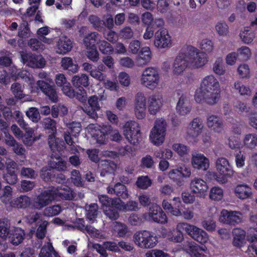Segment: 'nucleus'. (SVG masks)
I'll list each match as a JSON object with an SVG mask.
<instances>
[{
	"label": "nucleus",
	"instance_id": "12",
	"mask_svg": "<svg viewBox=\"0 0 257 257\" xmlns=\"http://www.w3.org/2000/svg\"><path fill=\"white\" fill-rule=\"evenodd\" d=\"M149 215L154 222L165 224L167 222L168 218L162 208L156 203L151 204L149 207Z\"/></svg>",
	"mask_w": 257,
	"mask_h": 257
},
{
	"label": "nucleus",
	"instance_id": "42",
	"mask_svg": "<svg viewBox=\"0 0 257 257\" xmlns=\"http://www.w3.org/2000/svg\"><path fill=\"white\" fill-rule=\"evenodd\" d=\"M15 207L18 208H26L31 204V198L25 195H22L13 201Z\"/></svg>",
	"mask_w": 257,
	"mask_h": 257
},
{
	"label": "nucleus",
	"instance_id": "4",
	"mask_svg": "<svg viewBox=\"0 0 257 257\" xmlns=\"http://www.w3.org/2000/svg\"><path fill=\"white\" fill-rule=\"evenodd\" d=\"M123 132L128 141L134 145L139 144L142 141L140 126L135 121L126 122L123 126Z\"/></svg>",
	"mask_w": 257,
	"mask_h": 257
},
{
	"label": "nucleus",
	"instance_id": "23",
	"mask_svg": "<svg viewBox=\"0 0 257 257\" xmlns=\"http://www.w3.org/2000/svg\"><path fill=\"white\" fill-rule=\"evenodd\" d=\"M55 82L57 86L62 87L61 90L65 95L68 97L74 96V89L63 74L59 73L56 75Z\"/></svg>",
	"mask_w": 257,
	"mask_h": 257
},
{
	"label": "nucleus",
	"instance_id": "32",
	"mask_svg": "<svg viewBox=\"0 0 257 257\" xmlns=\"http://www.w3.org/2000/svg\"><path fill=\"white\" fill-rule=\"evenodd\" d=\"M192 164L194 168L205 171L209 168V161L203 155L198 154L193 156Z\"/></svg>",
	"mask_w": 257,
	"mask_h": 257
},
{
	"label": "nucleus",
	"instance_id": "28",
	"mask_svg": "<svg viewBox=\"0 0 257 257\" xmlns=\"http://www.w3.org/2000/svg\"><path fill=\"white\" fill-rule=\"evenodd\" d=\"M16 163L12 161L7 164V173L3 175L4 179L9 184L14 185L18 181V176L15 169Z\"/></svg>",
	"mask_w": 257,
	"mask_h": 257
},
{
	"label": "nucleus",
	"instance_id": "64",
	"mask_svg": "<svg viewBox=\"0 0 257 257\" xmlns=\"http://www.w3.org/2000/svg\"><path fill=\"white\" fill-rule=\"evenodd\" d=\"M87 49V57L93 62H97L99 59V53L97 50L96 46L89 47Z\"/></svg>",
	"mask_w": 257,
	"mask_h": 257
},
{
	"label": "nucleus",
	"instance_id": "24",
	"mask_svg": "<svg viewBox=\"0 0 257 257\" xmlns=\"http://www.w3.org/2000/svg\"><path fill=\"white\" fill-rule=\"evenodd\" d=\"M174 206L167 201L164 200L162 202V206L164 209L167 212H170L173 215L178 216L182 215V204L181 199L179 197L173 198Z\"/></svg>",
	"mask_w": 257,
	"mask_h": 257
},
{
	"label": "nucleus",
	"instance_id": "48",
	"mask_svg": "<svg viewBox=\"0 0 257 257\" xmlns=\"http://www.w3.org/2000/svg\"><path fill=\"white\" fill-rule=\"evenodd\" d=\"M204 250L200 246L193 243L189 244L188 249V252L191 257H203Z\"/></svg>",
	"mask_w": 257,
	"mask_h": 257
},
{
	"label": "nucleus",
	"instance_id": "55",
	"mask_svg": "<svg viewBox=\"0 0 257 257\" xmlns=\"http://www.w3.org/2000/svg\"><path fill=\"white\" fill-rule=\"evenodd\" d=\"M88 21L92 25L93 27L98 31H101L103 28V21L96 15H90L88 18Z\"/></svg>",
	"mask_w": 257,
	"mask_h": 257
},
{
	"label": "nucleus",
	"instance_id": "63",
	"mask_svg": "<svg viewBox=\"0 0 257 257\" xmlns=\"http://www.w3.org/2000/svg\"><path fill=\"white\" fill-rule=\"evenodd\" d=\"M183 232H185V230L178 228V224L177 226V230L172 233V236L170 237V239L174 242H182L184 239Z\"/></svg>",
	"mask_w": 257,
	"mask_h": 257
},
{
	"label": "nucleus",
	"instance_id": "27",
	"mask_svg": "<svg viewBox=\"0 0 257 257\" xmlns=\"http://www.w3.org/2000/svg\"><path fill=\"white\" fill-rule=\"evenodd\" d=\"M203 128L202 120L199 117L194 118L190 123L187 135L193 138L197 137L202 133Z\"/></svg>",
	"mask_w": 257,
	"mask_h": 257
},
{
	"label": "nucleus",
	"instance_id": "25",
	"mask_svg": "<svg viewBox=\"0 0 257 257\" xmlns=\"http://www.w3.org/2000/svg\"><path fill=\"white\" fill-rule=\"evenodd\" d=\"M146 100L144 94L138 92L135 99V114L138 119L143 118L145 115Z\"/></svg>",
	"mask_w": 257,
	"mask_h": 257
},
{
	"label": "nucleus",
	"instance_id": "36",
	"mask_svg": "<svg viewBox=\"0 0 257 257\" xmlns=\"http://www.w3.org/2000/svg\"><path fill=\"white\" fill-rule=\"evenodd\" d=\"M233 239L232 244L237 247H241L245 243V232L238 228H234L232 231Z\"/></svg>",
	"mask_w": 257,
	"mask_h": 257
},
{
	"label": "nucleus",
	"instance_id": "13",
	"mask_svg": "<svg viewBox=\"0 0 257 257\" xmlns=\"http://www.w3.org/2000/svg\"><path fill=\"white\" fill-rule=\"evenodd\" d=\"M54 194L51 189L42 191L35 198L33 204L34 207L38 209H41L47 206L55 200Z\"/></svg>",
	"mask_w": 257,
	"mask_h": 257
},
{
	"label": "nucleus",
	"instance_id": "45",
	"mask_svg": "<svg viewBox=\"0 0 257 257\" xmlns=\"http://www.w3.org/2000/svg\"><path fill=\"white\" fill-rule=\"evenodd\" d=\"M136 184L141 189H147L152 184V181L148 176H142L138 178Z\"/></svg>",
	"mask_w": 257,
	"mask_h": 257
},
{
	"label": "nucleus",
	"instance_id": "43",
	"mask_svg": "<svg viewBox=\"0 0 257 257\" xmlns=\"http://www.w3.org/2000/svg\"><path fill=\"white\" fill-rule=\"evenodd\" d=\"M120 206L118 208V211L123 210L124 211H136L139 209L138 203L135 201L130 200L124 203L119 201Z\"/></svg>",
	"mask_w": 257,
	"mask_h": 257
},
{
	"label": "nucleus",
	"instance_id": "57",
	"mask_svg": "<svg viewBox=\"0 0 257 257\" xmlns=\"http://www.w3.org/2000/svg\"><path fill=\"white\" fill-rule=\"evenodd\" d=\"M223 196V192L222 189L219 187H214L211 188L209 197L210 199L214 200H221Z\"/></svg>",
	"mask_w": 257,
	"mask_h": 257
},
{
	"label": "nucleus",
	"instance_id": "58",
	"mask_svg": "<svg viewBox=\"0 0 257 257\" xmlns=\"http://www.w3.org/2000/svg\"><path fill=\"white\" fill-rule=\"evenodd\" d=\"M100 51L104 54H110L113 51L112 45L106 41H100L98 44Z\"/></svg>",
	"mask_w": 257,
	"mask_h": 257
},
{
	"label": "nucleus",
	"instance_id": "29",
	"mask_svg": "<svg viewBox=\"0 0 257 257\" xmlns=\"http://www.w3.org/2000/svg\"><path fill=\"white\" fill-rule=\"evenodd\" d=\"M234 193L241 200L250 198L252 195L251 188L245 183L237 184L234 187Z\"/></svg>",
	"mask_w": 257,
	"mask_h": 257
},
{
	"label": "nucleus",
	"instance_id": "41",
	"mask_svg": "<svg viewBox=\"0 0 257 257\" xmlns=\"http://www.w3.org/2000/svg\"><path fill=\"white\" fill-rule=\"evenodd\" d=\"M43 127L48 130L50 135H56L57 133L56 122L50 117L45 118L42 121Z\"/></svg>",
	"mask_w": 257,
	"mask_h": 257
},
{
	"label": "nucleus",
	"instance_id": "50",
	"mask_svg": "<svg viewBox=\"0 0 257 257\" xmlns=\"http://www.w3.org/2000/svg\"><path fill=\"white\" fill-rule=\"evenodd\" d=\"M239 36L244 43L249 44L252 42L255 35L253 32L247 29L241 31Z\"/></svg>",
	"mask_w": 257,
	"mask_h": 257
},
{
	"label": "nucleus",
	"instance_id": "15",
	"mask_svg": "<svg viewBox=\"0 0 257 257\" xmlns=\"http://www.w3.org/2000/svg\"><path fill=\"white\" fill-rule=\"evenodd\" d=\"M155 46L158 48H165L171 45V37L166 29H160L155 35Z\"/></svg>",
	"mask_w": 257,
	"mask_h": 257
},
{
	"label": "nucleus",
	"instance_id": "21",
	"mask_svg": "<svg viewBox=\"0 0 257 257\" xmlns=\"http://www.w3.org/2000/svg\"><path fill=\"white\" fill-rule=\"evenodd\" d=\"M190 188L193 193L198 197L205 196L208 189L207 183L203 180L197 178L191 181Z\"/></svg>",
	"mask_w": 257,
	"mask_h": 257
},
{
	"label": "nucleus",
	"instance_id": "1",
	"mask_svg": "<svg viewBox=\"0 0 257 257\" xmlns=\"http://www.w3.org/2000/svg\"><path fill=\"white\" fill-rule=\"evenodd\" d=\"M105 215L111 220H116L119 217L118 208L120 206V199L111 198L107 195H102L99 197Z\"/></svg>",
	"mask_w": 257,
	"mask_h": 257
},
{
	"label": "nucleus",
	"instance_id": "7",
	"mask_svg": "<svg viewBox=\"0 0 257 257\" xmlns=\"http://www.w3.org/2000/svg\"><path fill=\"white\" fill-rule=\"evenodd\" d=\"M142 84L152 89L157 86L160 80L158 69L155 67H148L144 71L142 78Z\"/></svg>",
	"mask_w": 257,
	"mask_h": 257
},
{
	"label": "nucleus",
	"instance_id": "33",
	"mask_svg": "<svg viewBox=\"0 0 257 257\" xmlns=\"http://www.w3.org/2000/svg\"><path fill=\"white\" fill-rule=\"evenodd\" d=\"M207 125L217 133H221L224 127L222 119L215 115H211L207 117Z\"/></svg>",
	"mask_w": 257,
	"mask_h": 257
},
{
	"label": "nucleus",
	"instance_id": "60",
	"mask_svg": "<svg viewBox=\"0 0 257 257\" xmlns=\"http://www.w3.org/2000/svg\"><path fill=\"white\" fill-rule=\"evenodd\" d=\"M28 45L33 51H40L45 48V46L42 42L36 38L30 39L28 42Z\"/></svg>",
	"mask_w": 257,
	"mask_h": 257
},
{
	"label": "nucleus",
	"instance_id": "20",
	"mask_svg": "<svg viewBox=\"0 0 257 257\" xmlns=\"http://www.w3.org/2000/svg\"><path fill=\"white\" fill-rule=\"evenodd\" d=\"M54 193V197L55 199H59L64 200H72L74 197L72 190L66 185H63L57 188H51Z\"/></svg>",
	"mask_w": 257,
	"mask_h": 257
},
{
	"label": "nucleus",
	"instance_id": "37",
	"mask_svg": "<svg viewBox=\"0 0 257 257\" xmlns=\"http://www.w3.org/2000/svg\"><path fill=\"white\" fill-rule=\"evenodd\" d=\"M72 83L76 88L86 87L89 85L88 76L84 74L74 75L72 77Z\"/></svg>",
	"mask_w": 257,
	"mask_h": 257
},
{
	"label": "nucleus",
	"instance_id": "26",
	"mask_svg": "<svg viewBox=\"0 0 257 257\" xmlns=\"http://www.w3.org/2000/svg\"><path fill=\"white\" fill-rule=\"evenodd\" d=\"M100 109L98 102V97L92 95L88 99V105L85 107L84 111L91 117L94 118L97 116L96 112Z\"/></svg>",
	"mask_w": 257,
	"mask_h": 257
},
{
	"label": "nucleus",
	"instance_id": "9",
	"mask_svg": "<svg viewBox=\"0 0 257 257\" xmlns=\"http://www.w3.org/2000/svg\"><path fill=\"white\" fill-rule=\"evenodd\" d=\"M200 86L202 90L206 91L209 95L212 96V94L213 93L217 94V101L219 100L220 86L218 80L214 76L211 75L206 76L202 81Z\"/></svg>",
	"mask_w": 257,
	"mask_h": 257
},
{
	"label": "nucleus",
	"instance_id": "59",
	"mask_svg": "<svg viewBox=\"0 0 257 257\" xmlns=\"http://www.w3.org/2000/svg\"><path fill=\"white\" fill-rule=\"evenodd\" d=\"M26 114L33 122H37L40 119V112L36 107L29 108Z\"/></svg>",
	"mask_w": 257,
	"mask_h": 257
},
{
	"label": "nucleus",
	"instance_id": "19",
	"mask_svg": "<svg viewBox=\"0 0 257 257\" xmlns=\"http://www.w3.org/2000/svg\"><path fill=\"white\" fill-rule=\"evenodd\" d=\"M238 214L240 213L237 211L223 209L221 212L219 220L223 223L234 225L240 222L241 220V218Z\"/></svg>",
	"mask_w": 257,
	"mask_h": 257
},
{
	"label": "nucleus",
	"instance_id": "44",
	"mask_svg": "<svg viewBox=\"0 0 257 257\" xmlns=\"http://www.w3.org/2000/svg\"><path fill=\"white\" fill-rule=\"evenodd\" d=\"M98 34L91 32L88 34L83 39V43L86 48L96 47L95 43L98 38Z\"/></svg>",
	"mask_w": 257,
	"mask_h": 257
},
{
	"label": "nucleus",
	"instance_id": "38",
	"mask_svg": "<svg viewBox=\"0 0 257 257\" xmlns=\"http://www.w3.org/2000/svg\"><path fill=\"white\" fill-rule=\"evenodd\" d=\"M152 53L148 47L142 48L137 59V63L139 66L147 64L151 59Z\"/></svg>",
	"mask_w": 257,
	"mask_h": 257
},
{
	"label": "nucleus",
	"instance_id": "54",
	"mask_svg": "<svg viewBox=\"0 0 257 257\" xmlns=\"http://www.w3.org/2000/svg\"><path fill=\"white\" fill-rule=\"evenodd\" d=\"M114 230L119 237H124L128 231L127 226L124 223L115 221L114 223Z\"/></svg>",
	"mask_w": 257,
	"mask_h": 257
},
{
	"label": "nucleus",
	"instance_id": "53",
	"mask_svg": "<svg viewBox=\"0 0 257 257\" xmlns=\"http://www.w3.org/2000/svg\"><path fill=\"white\" fill-rule=\"evenodd\" d=\"M30 29L27 22L23 23L19 28L18 35L21 38H27L30 36Z\"/></svg>",
	"mask_w": 257,
	"mask_h": 257
},
{
	"label": "nucleus",
	"instance_id": "2",
	"mask_svg": "<svg viewBox=\"0 0 257 257\" xmlns=\"http://www.w3.org/2000/svg\"><path fill=\"white\" fill-rule=\"evenodd\" d=\"M216 168L218 174H216L214 177L218 182L222 184L226 183L227 179L231 178L234 173L228 161L224 158L217 159Z\"/></svg>",
	"mask_w": 257,
	"mask_h": 257
},
{
	"label": "nucleus",
	"instance_id": "30",
	"mask_svg": "<svg viewBox=\"0 0 257 257\" xmlns=\"http://www.w3.org/2000/svg\"><path fill=\"white\" fill-rule=\"evenodd\" d=\"M8 237L11 243L17 246L21 244L25 239V232L20 227H15L11 231Z\"/></svg>",
	"mask_w": 257,
	"mask_h": 257
},
{
	"label": "nucleus",
	"instance_id": "40",
	"mask_svg": "<svg viewBox=\"0 0 257 257\" xmlns=\"http://www.w3.org/2000/svg\"><path fill=\"white\" fill-rule=\"evenodd\" d=\"M86 218L93 223L98 215V206L96 203H92L86 207Z\"/></svg>",
	"mask_w": 257,
	"mask_h": 257
},
{
	"label": "nucleus",
	"instance_id": "39",
	"mask_svg": "<svg viewBox=\"0 0 257 257\" xmlns=\"http://www.w3.org/2000/svg\"><path fill=\"white\" fill-rule=\"evenodd\" d=\"M53 157L55 158L56 161H50L49 163L50 167L59 171L65 170L66 169V163L65 161L61 160L60 154H56V155H54L52 154L51 158H53Z\"/></svg>",
	"mask_w": 257,
	"mask_h": 257
},
{
	"label": "nucleus",
	"instance_id": "34",
	"mask_svg": "<svg viewBox=\"0 0 257 257\" xmlns=\"http://www.w3.org/2000/svg\"><path fill=\"white\" fill-rule=\"evenodd\" d=\"M48 142L49 146L52 152V154L54 155H56V154H61L60 153L63 149V144L64 143L63 141L56 138V135H49Z\"/></svg>",
	"mask_w": 257,
	"mask_h": 257
},
{
	"label": "nucleus",
	"instance_id": "11",
	"mask_svg": "<svg viewBox=\"0 0 257 257\" xmlns=\"http://www.w3.org/2000/svg\"><path fill=\"white\" fill-rule=\"evenodd\" d=\"M21 57L24 64L33 68H42L46 65V61L41 55L26 53L22 54Z\"/></svg>",
	"mask_w": 257,
	"mask_h": 257
},
{
	"label": "nucleus",
	"instance_id": "35",
	"mask_svg": "<svg viewBox=\"0 0 257 257\" xmlns=\"http://www.w3.org/2000/svg\"><path fill=\"white\" fill-rule=\"evenodd\" d=\"M148 108L152 114H155L162 105V98L159 95H152L149 98Z\"/></svg>",
	"mask_w": 257,
	"mask_h": 257
},
{
	"label": "nucleus",
	"instance_id": "46",
	"mask_svg": "<svg viewBox=\"0 0 257 257\" xmlns=\"http://www.w3.org/2000/svg\"><path fill=\"white\" fill-rule=\"evenodd\" d=\"M243 143L244 146L249 149H254L257 145V135L249 134L245 135Z\"/></svg>",
	"mask_w": 257,
	"mask_h": 257
},
{
	"label": "nucleus",
	"instance_id": "10",
	"mask_svg": "<svg viewBox=\"0 0 257 257\" xmlns=\"http://www.w3.org/2000/svg\"><path fill=\"white\" fill-rule=\"evenodd\" d=\"M191 174L190 169L189 167L183 166L178 167L177 169L171 170L168 173V176L177 185L181 186L183 185V179L189 177Z\"/></svg>",
	"mask_w": 257,
	"mask_h": 257
},
{
	"label": "nucleus",
	"instance_id": "62",
	"mask_svg": "<svg viewBox=\"0 0 257 257\" xmlns=\"http://www.w3.org/2000/svg\"><path fill=\"white\" fill-rule=\"evenodd\" d=\"M11 90L15 95V97L18 99H22L24 97L23 93L22 85L19 83H14L11 86Z\"/></svg>",
	"mask_w": 257,
	"mask_h": 257
},
{
	"label": "nucleus",
	"instance_id": "49",
	"mask_svg": "<svg viewBox=\"0 0 257 257\" xmlns=\"http://www.w3.org/2000/svg\"><path fill=\"white\" fill-rule=\"evenodd\" d=\"M115 194L119 198H127L128 196V194L126 187L121 183L115 184Z\"/></svg>",
	"mask_w": 257,
	"mask_h": 257
},
{
	"label": "nucleus",
	"instance_id": "47",
	"mask_svg": "<svg viewBox=\"0 0 257 257\" xmlns=\"http://www.w3.org/2000/svg\"><path fill=\"white\" fill-rule=\"evenodd\" d=\"M237 59L241 61H245L251 56V51L246 46H242L237 51Z\"/></svg>",
	"mask_w": 257,
	"mask_h": 257
},
{
	"label": "nucleus",
	"instance_id": "17",
	"mask_svg": "<svg viewBox=\"0 0 257 257\" xmlns=\"http://www.w3.org/2000/svg\"><path fill=\"white\" fill-rule=\"evenodd\" d=\"M37 85L50 100L54 103L58 102V96L55 86L51 85L49 83L43 80H38L37 82Z\"/></svg>",
	"mask_w": 257,
	"mask_h": 257
},
{
	"label": "nucleus",
	"instance_id": "8",
	"mask_svg": "<svg viewBox=\"0 0 257 257\" xmlns=\"http://www.w3.org/2000/svg\"><path fill=\"white\" fill-rule=\"evenodd\" d=\"M187 50L189 54L190 64L195 67H201L207 62L205 53L200 52L198 49L192 46H188Z\"/></svg>",
	"mask_w": 257,
	"mask_h": 257
},
{
	"label": "nucleus",
	"instance_id": "16",
	"mask_svg": "<svg viewBox=\"0 0 257 257\" xmlns=\"http://www.w3.org/2000/svg\"><path fill=\"white\" fill-rule=\"evenodd\" d=\"M177 95L180 96L176 106L177 112L180 115H185L191 110V106L187 95L183 93L181 90H177Z\"/></svg>",
	"mask_w": 257,
	"mask_h": 257
},
{
	"label": "nucleus",
	"instance_id": "3",
	"mask_svg": "<svg viewBox=\"0 0 257 257\" xmlns=\"http://www.w3.org/2000/svg\"><path fill=\"white\" fill-rule=\"evenodd\" d=\"M134 239L139 246L145 248H153L158 243L157 237L147 230L136 232L134 235Z\"/></svg>",
	"mask_w": 257,
	"mask_h": 257
},
{
	"label": "nucleus",
	"instance_id": "5",
	"mask_svg": "<svg viewBox=\"0 0 257 257\" xmlns=\"http://www.w3.org/2000/svg\"><path fill=\"white\" fill-rule=\"evenodd\" d=\"M178 228L185 230V233L201 244L205 243L208 239L207 233L204 230L194 225L182 222L178 224Z\"/></svg>",
	"mask_w": 257,
	"mask_h": 257
},
{
	"label": "nucleus",
	"instance_id": "52",
	"mask_svg": "<svg viewBox=\"0 0 257 257\" xmlns=\"http://www.w3.org/2000/svg\"><path fill=\"white\" fill-rule=\"evenodd\" d=\"M68 130L66 131L69 133L73 137H77L81 130V124L79 122H72L68 124Z\"/></svg>",
	"mask_w": 257,
	"mask_h": 257
},
{
	"label": "nucleus",
	"instance_id": "18",
	"mask_svg": "<svg viewBox=\"0 0 257 257\" xmlns=\"http://www.w3.org/2000/svg\"><path fill=\"white\" fill-rule=\"evenodd\" d=\"M217 94L215 93L209 95L206 91L202 90L200 87L199 89H197L194 95V98L196 102L198 103H206L209 105H214L217 103Z\"/></svg>",
	"mask_w": 257,
	"mask_h": 257
},
{
	"label": "nucleus",
	"instance_id": "6",
	"mask_svg": "<svg viewBox=\"0 0 257 257\" xmlns=\"http://www.w3.org/2000/svg\"><path fill=\"white\" fill-rule=\"evenodd\" d=\"M166 134V122L164 120H156L150 135V139L156 146L163 144Z\"/></svg>",
	"mask_w": 257,
	"mask_h": 257
},
{
	"label": "nucleus",
	"instance_id": "61",
	"mask_svg": "<svg viewBox=\"0 0 257 257\" xmlns=\"http://www.w3.org/2000/svg\"><path fill=\"white\" fill-rule=\"evenodd\" d=\"M74 96L69 97L73 98L75 97L78 101L82 103H85L87 100V95L86 91L83 88H78L77 92L74 90Z\"/></svg>",
	"mask_w": 257,
	"mask_h": 257
},
{
	"label": "nucleus",
	"instance_id": "56",
	"mask_svg": "<svg viewBox=\"0 0 257 257\" xmlns=\"http://www.w3.org/2000/svg\"><path fill=\"white\" fill-rule=\"evenodd\" d=\"M40 177L45 182H53V179L55 178V173L51 169L43 168L40 172Z\"/></svg>",
	"mask_w": 257,
	"mask_h": 257
},
{
	"label": "nucleus",
	"instance_id": "22",
	"mask_svg": "<svg viewBox=\"0 0 257 257\" xmlns=\"http://www.w3.org/2000/svg\"><path fill=\"white\" fill-rule=\"evenodd\" d=\"M98 168L100 170V176L105 177L108 175L114 176L117 169V164L109 160H103L99 162Z\"/></svg>",
	"mask_w": 257,
	"mask_h": 257
},
{
	"label": "nucleus",
	"instance_id": "14",
	"mask_svg": "<svg viewBox=\"0 0 257 257\" xmlns=\"http://www.w3.org/2000/svg\"><path fill=\"white\" fill-rule=\"evenodd\" d=\"M189 63H190V57L188 51L187 50L186 53H179L174 63V73L176 74H181L185 70Z\"/></svg>",
	"mask_w": 257,
	"mask_h": 257
},
{
	"label": "nucleus",
	"instance_id": "51",
	"mask_svg": "<svg viewBox=\"0 0 257 257\" xmlns=\"http://www.w3.org/2000/svg\"><path fill=\"white\" fill-rule=\"evenodd\" d=\"M10 223L8 221L0 219V237L6 239L11 232Z\"/></svg>",
	"mask_w": 257,
	"mask_h": 257
},
{
	"label": "nucleus",
	"instance_id": "31",
	"mask_svg": "<svg viewBox=\"0 0 257 257\" xmlns=\"http://www.w3.org/2000/svg\"><path fill=\"white\" fill-rule=\"evenodd\" d=\"M72 41L67 36H62L57 43L56 52L58 54H64L71 51Z\"/></svg>",
	"mask_w": 257,
	"mask_h": 257
}]
</instances>
